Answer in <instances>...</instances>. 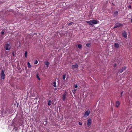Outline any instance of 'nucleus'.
I'll list each match as a JSON object with an SVG mask.
<instances>
[{
  "mask_svg": "<svg viewBox=\"0 0 132 132\" xmlns=\"http://www.w3.org/2000/svg\"><path fill=\"white\" fill-rule=\"evenodd\" d=\"M97 21L96 20H93L89 21H86V22L89 24L93 25V24H96L97 23Z\"/></svg>",
  "mask_w": 132,
  "mask_h": 132,
  "instance_id": "obj_1",
  "label": "nucleus"
},
{
  "mask_svg": "<svg viewBox=\"0 0 132 132\" xmlns=\"http://www.w3.org/2000/svg\"><path fill=\"white\" fill-rule=\"evenodd\" d=\"M11 45L9 44H6L4 45V48L6 50H9L11 49Z\"/></svg>",
  "mask_w": 132,
  "mask_h": 132,
  "instance_id": "obj_2",
  "label": "nucleus"
},
{
  "mask_svg": "<svg viewBox=\"0 0 132 132\" xmlns=\"http://www.w3.org/2000/svg\"><path fill=\"white\" fill-rule=\"evenodd\" d=\"M122 26V24L120 23H117L115 24L114 29L116 28L119 27H121Z\"/></svg>",
  "mask_w": 132,
  "mask_h": 132,
  "instance_id": "obj_3",
  "label": "nucleus"
},
{
  "mask_svg": "<svg viewBox=\"0 0 132 132\" xmlns=\"http://www.w3.org/2000/svg\"><path fill=\"white\" fill-rule=\"evenodd\" d=\"M1 77L2 79H4L5 78V75L4 73V71L2 70L1 71Z\"/></svg>",
  "mask_w": 132,
  "mask_h": 132,
  "instance_id": "obj_4",
  "label": "nucleus"
},
{
  "mask_svg": "<svg viewBox=\"0 0 132 132\" xmlns=\"http://www.w3.org/2000/svg\"><path fill=\"white\" fill-rule=\"evenodd\" d=\"M90 113V111L88 110L87 111L85 112L84 114V117L85 118H86L89 114Z\"/></svg>",
  "mask_w": 132,
  "mask_h": 132,
  "instance_id": "obj_5",
  "label": "nucleus"
},
{
  "mask_svg": "<svg viewBox=\"0 0 132 132\" xmlns=\"http://www.w3.org/2000/svg\"><path fill=\"white\" fill-rule=\"evenodd\" d=\"M67 94V93L66 92H65L62 96V99L63 101H65L66 98V96Z\"/></svg>",
  "mask_w": 132,
  "mask_h": 132,
  "instance_id": "obj_6",
  "label": "nucleus"
},
{
  "mask_svg": "<svg viewBox=\"0 0 132 132\" xmlns=\"http://www.w3.org/2000/svg\"><path fill=\"white\" fill-rule=\"evenodd\" d=\"M87 125L88 127L92 123V120L90 118L88 119L87 120Z\"/></svg>",
  "mask_w": 132,
  "mask_h": 132,
  "instance_id": "obj_7",
  "label": "nucleus"
},
{
  "mask_svg": "<svg viewBox=\"0 0 132 132\" xmlns=\"http://www.w3.org/2000/svg\"><path fill=\"white\" fill-rule=\"evenodd\" d=\"M122 36L125 38H126L127 37V32L125 31H124L122 33Z\"/></svg>",
  "mask_w": 132,
  "mask_h": 132,
  "instance_id": "obj_8",
  "label": "nucleus"
},
{
  "mask_svg": "<svg viewBox=\"0 0 132 132\" xmlns=\"http://www.w3.org/2000/svg\"><path fill=\"white\" fill-rule=\"evenodd\" d=\"M126 69V67H123L120 69L119 72L120 73H121L123 71H124Z\"/></svg>",
  "mask_w": 132,
  "mask_h": 132,
  "instance_id": "obj_9",
  "label": "nucleus"
},
{
  "mask_svg": "<svg viewBox=\"0 0 132 132\" xmlns=\"http://www.w3.org/2000/svg\"><path fill=\"white\" fill-rule=\"evenodd\" d=\"M78 66L77 64L73 65L72 66V68L73 69H75L78 68Z\"/></svg>",
  "mask_w": 132,
  "mask_h": 132,
  "instance_id": "obj_10",
  "label": "nucleus"
},
{
  "mask_svg": "<svg viewBox=\"0 0 132 132\" xmlns=\"http://www.w3.org/2000/svg\"><path fill=\"white\" fill-rule=\"evenodd\" d=\"M114 47L116 48H117L119 47V45L118 43H114Z\"/></svg>",
  "mask_w": 132,
  "mask_h": 132,
  "instance_id": "obj_11",
  "label": "nucleus"
},
{
  "mask_svg": "<svg viewBox=\"0 0 132 132\" xmlns=\"http://www.w3.org/2000/svg\"><path fill=\"white\" fill-rule=\"evenodd\" d=\"M120 104V103L119 101H117L116 102V107L118 108Z\"/></svg>",
  "mask_w": 132,
  "mask_h": 132,
  "instance_id": "obj_12",
  "label": "nucleus"
},
{
  "mask_svg": "<svg viewBox=\"0 0 132 132\" xmlns=\"http://www.w3.org/2000/svg\"><path fill=\"white\" fill-rule=\"evenodd\" d=\"M45 65H46V68H47L48 67V65L50 64V63L49 62L47 61H46L45 63Z\"/></svg>",
  "mask_w": 132,
  "mask_h": 132,
  "instance_id": "obj_13",
  "label": "nucleus"
},
{
  "mask_svg": "<svg viewBox=\"0 0 132 132\" xmlns=\"http://www.w3.org/2000/svg\"><path fill=\"white\" fill-rule=\"evenodd\" d=\"M118 11H116L114 12L113 15L114 17L117 16L118 15Z\"/></svg>",
  "mask_w": 132,
  "mask_h": 132,
  "instance_id": "obj_14",
  "label": "nucleus"
},
{
  "mask_svg": "<svg viewBox=\"0 0 132 132\" xmlns=\"http://www.w3.org/2000/svg\"><path fill=\"white\" fill-rule=\"evenodd\" d=\"M78 47L80 49H81L82 48V45L81 44H78Z\"/></svg>",
  "mask_w": 132,
  "mask_h": 132,
  "instance_id": "obj_15",
  "label": "nucleus"
},
{
  "mask_svg": "<svg viewBox=\"0 0 132 132\" xmlns=\"http://www.w3.org/2000/svg\"><path fill=\"white\" fill-rule=\"evenodd\" d=\"M28 67V68H30L31 67V65H30L29 62H28L27 63Z\"/></svg>",
  "mask_w": 132,
  "mask_h": 132,
  "instance_id": "obj_16",
  "label": "nucleus"
},
{
  "mask_svg": "<svg viewBox=\"0 0 132 132\" xmlns=\"http://www.w3.org/2000/svg\"><path fill=\"white\" fill-rule=\"evenodd\" d=\"M24 55L25 57L27 58V51L25 52Z\"/></svg>",
  "mask_w": 132,
  "mask_h": 132,
  "instance_id": "obj_17",
  "label": "nucleus"
},
{
  "mask_svg": "<svg viewBox=\"0 0 132 132\" xmlns=\"http://www.w3.org/2000/svg\"><path fill=\"white\" fill-rule=\"evenodd\" d=\"M86 46L88 47H90L91 46V44L90 43L87 44Z\"/></svg>",
  "mask_w": 132,
  "mask_h": 132,
  "instance_id": "obj_18",
  "label": "nucleus"
},
{
  "mask_svg": "<svg viewBox=\"0 0 132 132\" xmlns=\"http://www.w3.org/2000/svg\"><path fill=\"white\" fill-rule=\"evenodd\" d=\"M66 77V75L64 74L63 75V80L64 81H65V79Z\"/></svg>",
  "mask_w": 132,
  "mask_h": 132,
  "instance_id": "obj_19",
  "label": "nucleus"
},
{
  "mask_svg": "<svg viewBox=\"0 0 132 132\" xmlns=\"http://www.w3.org/2000/svg\"><path fill=\"white\" fill-rule=\"evenodd\" d=\"M53 86L54 87H56V82H53Z\"/></svg>",
  "mask_w": 132,
  "mask_h": 132,
  "instance_id": "obj_20",
  "label": "nucleus"
},
{
  "mask_svg": "<svg viewBox=\"0 0 132 132\" xmlns=\"http://www.w3.org/2000/svg\"><path fill=\"white\" fill-rule=\"evenodd\" d=\"M123 93V91L121 92V93L120 95V98H121L122 97Z\"/></svg>",
  "mask_w": 132,
  "mask_h": 132,
  "instance_id": "obj_21",
  "label": "nucleus"
},
{
  "mask_svg": "<svg viewBox=\"0 0 132 132\" xmlns=\"http://www.w3.org/2000/svg\"><path fill=\"white\" fill-rule=\"evenodd\" d=\"M51 101L50 100L48 101V105L50 106L51 105Z\"/></svg>",
  "mask_w": 132,
  "mask_h": 132,
  "instance_id": "obj_22",
  "label": "nucleus"
},
{
  "mask_svg": "<svg viewBox=\"0 0 132 132\" xmlns=\"http://www.w3.org/2000/svg\"><path fill=\"white\" fill-rule=\"evenodd\" d=\"M38 63V61L37 60H36L35 62H34V64H37Z\"/></svg>",
  "mask_w": 132,
  "mask_h": 132,
  "instance_id": "obj_23",
  "label": "nucleus"
},
{
  "mask_svg": "<svg viewBox=\"0 0 132 132\" xmlns=\"http://www.w3.org/2000/svg\"><path fill=\"white\" fill-rule=\"evenodd\" d=\"M76 90L77 89H74V90H73L72 92L74 94H75L76 93Z\"/></svg>",
  "mask_w": 132,
  "mask_h": 132,
  "instance_id": "obj_24",
  "label": "nucleus"
},
{
  "mask_svg": "<svg viewBox=\"0 0 132 132\" xmlns=\"http://www.w3.org/2000/svg\"><path fill=\"white\" fill-rule=\"evenodd\" d=\"M36 76L37 78L38 79V80H40V79L39 78L38 75H36Z\"/></svg>",
  "mask_w": 132,
  "mask_h": 132,
  "instance_id": "obj_25",
  "label": "nucleus"
},
{
  "mask_svg": "<svg viewBox=\"0 0 132 132\" xmlns=\"http://www.w3.org/2000/svg\"><path fill=\"white\" fill-rule=\"evenodd\" d=\"M74 87L76 88H78V85L77 84L75 85H74Z\"/></svg>",
  "mask_w": 132,
  "mask_h": 132,
  "instance_id": "obj_26",
  "label": "nucleus"
},
{
  "mask_svg": "<svg viewBox=\"0 0 132 132\" xmlns=\"http://www.w3.org/2000/svg\"><path fill=\"white\" fill-rule=\"evenodd\" d=\"M1 34L3 35L4 34V32L3 31H2L1 32Z\"/></svg>",
  "mask_w": 132,
  "mask_h": 132,
  "instance_id": "obj_27",
  "label": "nucleus"
},
{
  "mask_svg": "<svg viewBox=\"0 0 132 132\" xmlns=\"http://www.w3.org/2000/svg\"><path fill=\"white\" fill-rule=\"evenodd\" d=\"M12 55L13 56H15V54L14 53V52H12Z\"/></svg>",
  "mask_w": 132,
  "mask_h": 132,
  "instance_id": "obj_28",
  "label": "nucleus"
},
{
  "mask_svg": "<svg viewBox=\"0 0 132 132\" xmlns=\"http://www.w3.org/2000/svg\"><path fill=\"white\" fill-rule=\"evenodd\" d=\"M73 23V22H70V23H69V25H71Z\"/></svg>",
  "mask_w": 132,
  "mask_h": 132,
  "instance_id": "obj_29",
  "label": "nucleus"
},
{
  "mask_svg": "<svg viewBox=\"0 0 132 132\" xmlns=\"http://www.w3.org/2000/svg\"><path fill=\"white\" fill-rule=\"evenodd\" d=\"M116 66V63H115L114 64V67H115Z\"/></svg>",
  "mask_w": 132,
  "mask_h": 132,
  "instance_id": "obj_30",
  "label": "nucleus"
},
{
  "mask_svg": "<svg viewBox=\"0 0 132 132\" xmlns=\"http://www.w3.org/2000/svg\"><path fill=\"white\" fill-rule=\"evenodd\" d=\"M44 122H45V125H46V124H47V121H46V120Z\"/></svg>",
  "mask_w": 132,
  "mask_h": 132,
  "instance_id": "obj_31",
  "label": "nucleus"
},
{
  "mask_svg": "<svg viewBox=\"0 0 132 132\" xmlns=\"http://www.w3.org/2000/svg\"><path fill=\"white\" fill-rule=\"evenodd\" d=\"M79 125H81L82 124V123H81L80 122L79 123Z\"/></svg>",
  "mask_w": 132,
  "mask_h": 132,
  "instance_id": "obj_32",
  "label": "nucleus"
},
{
  "mask_svg": "<svg viewBox=\"0 0 132 132\" xmlns=\"http://www.w3.org/2000/svg\"><path fill=\"white\" fill-rule=\"evenodd\" d=\"M131 8V6H129L128 8L130 9Z\"/></svg>",
  "mask_w": 132,
  "mask_h": 132,
  "instance_id": "obj_33",
  "label": "nucleus"
},
{
  "mask_svg": "<svg viewBox=\"0 0 132 132\" xmlns=\"http://www.w3.org/2000/svg\"><path fill=\"white\" fill-rule=\"evenodd\" d=\"M54 89L55 90H56L57 89V88H55Z\"/></svg>",
  "mask_w": 132,
  "mask_h": 132,
  "instance_id": "obj_34",
  "label": "nucleus"
},
{
  "mask_svg": "<svg viewBox=\"0 0 132 132\" xmlns=\"http://www.w3.org/2000/svg\"><path fill=\"white\" fill-rule=\"evenodd\" d=\"M131 22H132V18L131 19Z\"/></svg>",
  "mask_w": 132,
  "mask_h": 132,
  "instance_id": "obj_35",
  "label": "nucleus"
}]
</instances>
